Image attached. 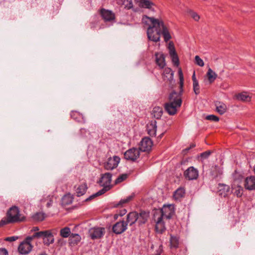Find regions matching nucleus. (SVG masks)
I'll list each match as a JSON object with an SVG mask.
<instances>
[{
    "label": "nucleus",
    "mask_w": 255,
    "mask_h": 255,
    "mask_svg": "<svg viewBox=\"0 0 255 255\" xmlns=\"http://www.w3.org/2000/svg\"><path fill=\"white\" fill-rule=\"evenodd\" d=\"M216 111L221 115H223L227 111V108L224 103L216 101L215 102Z\"/></svg>",
    "instance_id": "27"
},
{
    "label": "nucleus",
    "mask_w": 255,
    "mask_h": 255,
    "mask_svg": "<svg viewBox=\"0 0 255 255\" xmlns=\"http://www.w3.org/2000/svg\"><path fill=\"white\" fill-rule=\"evenodd\" d=\"M46 232L43 238V242L45 245L48 246L54 243V238L51 231L46 230Z\"/></svg>",
    "instance_id": "24"
},
{
    "label": "nucleus",
    "mask_w": 255,
    "mask_h": 255,
    "mask_svg": "<svg viewBox=\"0 0 255 255\" xmlns=\"http://www.w3.org/2000/svg\"><path fill=\"white\" fill-rule=\"evenodd\" d=\"M168 48L169 49V55L171 58L172 63L174 65L178 66L179 64L178 56L176 52L174 44L172 42H169Z\"/></svg>",
    "instance_id": "13"
},
{
    "label": "nucleus",
    "mask_w": 255,
    "mask_h": 255,
    "mask_svg": "<svg viewBox=\"0 0 255 255\" xmlns=\"http://www.w3.org/2000/svg\"><path fill=\"white\" fill-rule=\"evenodd\" d=\"M185 193V189L183 188L180 187L174 192L173 197L175 200H179L184 197Z\"/></svg>",
    "instance_id": "31"
},
{
    "label": "nucleus",
    "mask_w": 255,
    "mask_h": 255,
    "mask_svg": "<svg viewBox=\"0 0 255 255\" xmlns=\"http://www.w3.org/2000/svg\"><path fill=\"white\" fill-rule=\"evenodd\" d=\"M163 114L162 108L159 106L153 108L151 112L152 117L156 119H159Z\"/></svg>",
    "instance_id": "29"
},
{
    "label": "nucleus",
    "mask_w": 255,
    "mask_h": 255,
    "mask_svg": "<svg viewBox=\"0 0 255 255\" xmlns=\"http://www.w3.org/2000/svg\"><path fill=\"white\" fill-rule=\"evenodd\" d=\"M127 212V211L126 209H124L122 211H121V213L120 214V215L122 216H123L124 215H125L126 214V213Z\"/></svg>",
    "instance_id": "55"
},
{
    "label": "nucleus",
    "mask_w": 255,
    "mask_h": 255,
    "mask_svg": "<svg viewBox=\"0 0 255 255\" xmlns=\"http://www.w3.org/2000/svg\"><path fill=\"white\" fill-rule=\"evenodd\" d=\"M195 63L199 66L203 67L204 65V61L201 59L200 57L196 55L195 57Z\"/></svg>",
    "instance_id": "46"
},
{
    "label": "nucleus",
    "mask_w": 255,
    "mask_h": 255,
    "mask_svg": "<svg viewBox=\"0 0 255 255\" xmlns=\"http://www.w3.org/2000/svg\"><path fill=\"white\" fill-rule=\"evenodd\" d=\"M179 244V238L176 236L170 235V246L171 249H177Z\"/></svg>",
    "instance_id": "30"
},
{
    "label": "nucleus",
    "mask_w": 255,
    "mask_h": 255,
    "mask_svg": "<svg viewBox=\"0 0 255 255\" xmlns=\"http://www.w3.org/2000/svg\"><path fill=\"white\" fill-rule=\"evenodd\" d=\"M75 188H76L75 191L77 196L80 197L83 196L86 193L88 189V186L86 182H83L79 185L77 187L75 186Z\"/></svg>",
    "instance_id": "25"
},
{
    "label": "nucleus",
    "mask_w": 255,
    "mask_h": 255,
    "mask_svg": "<svg viewBox=\"0 0 255 255\" xmlns=\"http://www.w3.org/2000/svg\"><path fill=\"white\" fill-rule=\"evenodd\" d=\"M174 207L173 205H164L162 209L156 210L153 215V219H156L157 216L163 217L166 219H170L174 214Z\"/></svg>",
    "instance_id": "3"
},
{
    "label": "nucleus",
    "mask_w": 255,
    "mask_h": 255,
    "mask_svg": "<svg viewBox=\"0 0 255 255\" xmlns=\"http://www.w3.org/2000/svg\"><path fill=\"white\" fill-rule=\"evenodd\" d=\"M104 193H102V192H101V190H99L98 192H97V193L91 195L90 197H89L88 198H87L86 200H85V201H90L91 200H92V199H93L94 198L97 197V196H100V195H101L102 194H103Z\"/></svg>",
    "instance_id": "48"
},
{
    "label": "nucleus",
    "mask_w": 255,
    "mask_h": 255,
    "mask_svg": "<svg viewBox=\"0 0 255 255\" xmlns=\"http://www.w3.org/2000/svg\"><path fill=\"white\" fill-rule=\"evenodd\" d=\"M101 14L105 21H111L115 19V13L110 10L103 8L101 10Z\"/></svg>",
    "instance_id": "17"
},
{
    "label": "nucleus",
    "mask_w": 255,
    "mask_h": 255,
    "mask_svg": "<svg viewBox=\"0 0 255 255\" xmlns=\"http://www.w3.org/2000/svg\"><path fill=\"white\" fill-rule=\"evenodd\" d=\"M140 156V150L139 148L132 147L127 150L124 153V158L131 162H135Z\"/></svg>",
    "instance_id": "6"
},
{
    "label": "nucleus",
    "mask_w": 255,
    "mask_h": 255,
    "mask_svg": "<svg viewBox=\"0 0 255 255\" xmlns=\"http://www.w3.org/2000/svg\"><path fill=\"white\" fill-rule=\"evenodd\" d=\"M126 0H116V3L120 6L123 5L125 3Z\"/></svg>",
    "instance_id": "51"
},
{
    "label": "nucleus",
    "mask_w": 255,
    "mask_h": 255,
    "mask_svg": "<svg viewBox=\"0 0 255 255\" xmlns=\"http://www.w3.org/2000/svg\"><path fill=\"white\" fill-rule=\"evenodd\" d=\"M142 22L148 26L147 29V36L149 40L155 42L159 41L161 34L165 42L168 41L171 38L169 29L162 19L144 15L142 18Z\"/></svg>",
    "instance_id": "1"
},
{
    "label": "nucleus",
    "mask_w": 255,
    "mask_h": 255,
    "mask_svg": "<svg viewBox=\"0 0 255 255\" xmlns=\"http://www.w3.org/2000/svg\"><path fill=\"white\" fill-rule=\"evenodd\" d=\"M155 56L156 64L160 69L164 68L166 65L164 54L162 52H157L155 54Z\"/></svg>",
    "instance_id": "20"
},
{
    "label": "nucleus",
    "mask_w": 255,
    "mask_h": 255,
    "mask_svg": "<svg viewBox=\"0 0 255 255\" xmlns=\"http://www.w3.org/2000/svg\"><path fill=\"white\" fill-rule=\"evenodd\" d=\"M123 5H124V8L126 9H132L134 11H136L135 9H133V5L132 0H126L125 3Z\"/></svg>",
    "instance_id": "39"
},
{
    "label": "nucleus",
    "mask_w": 255,
    "mask_h": 255,
    "mask_svg": "<svg viewBox=\"0 0 255 255\" xmlns=\"http://www.w3.org/2000/svg\"><path fill=\"white\" fill-rule=\"evenodd\" d=\"M205 119L207 120L214 122H218L219 121V117L214 115H208L206 117Z\"/></svg>",
    "instance_id": "44"
},
{
    "label": "nucleus",
    "mask_w": 255,
    "mask_h": 255,
    "mask_svg": "<svg viewBox=\"0 0 255 255\" xmlns=\"http://www.w3.org/2000/svg\"><path fill=\"white\" fill-rule=\"evenodd\" d=\"M51 204H52V202H51V201H50V202H49L47 203L46 206L47 207H49L50 206H51Z\"/></svg>",
    "instance_id": "56"
},
{
    "label": "nucleus",
    "mask_w": 255,
    "mask_h": 255,
    "mask_svg": "<svg viewBox=\"0 0 255 255\" xmlns=\"http://www.w3.org/2000/svg\"><path fill=\"white\" fill-rule=\"evenodd\" d=\"M237 99L242 101L250 102L251 100V97L247 93L242 92L237 95Z\"/></svg>",
    "instance_id": "35"
},
{
    "label": "nucleus",
    "mask_w": 255,
    "mask_h": 255,
    "mask_svg": "<svg viewBox=\"0 0 255 255\" xmlns=\"http://www.w3.org/2000/svg\"><path fill=\"white\" fill-rule=\"evenodd\" d=\"M46 216L44 213L38 212L32 216L33 220L37 221H42L45 218Z\"/></svg>",
    "instance_id": "37"
},
{
    "label": "nucleus",
    "mask_w": 255,
    "mask_h": 255,
    "mask_svg": "<svg viewBox=\"0 0 255 255\" xmlns=\"http://www.w3.org/2000/svg\"><path fill=\"white\" fill-rule=\"evenodd\" d=\"M24 219L25 217L20 214L18 207L13 206L7 211L6 219H2L0 222V226L8 223L21 222L24 221Z\"/></svg>",
    "instance_id": "2"
},
{
    "label": "nucleus",
    "mask_w": 255,
    "mask_h": 255,
    "mask_svg": "<svg viewBox=\"0 0 255 255\" xmlns=\"http://www.w3.org/2000/svg\"><path fill=\"white\" fill-rule=\"evenodd\" d=\"M105 233V228L101 227H94L89 230V234L93 240L100 239Z\"/></svg>",
    "instance_id": "9"
},
{
    "label": "nucleus",
    "mask_w": 255,
    "mask_h": 255,
    "mask_svg": "<svg viewBox=\"0 0 255 255\" xmlns=\"http://www.w3.org/2000/svg\"><path fill=\"white\" fill-rule=\"evenodd\" d=\"M184 176L188 180H195L198 177L199 172L193 166H190L184 171Z\"/></svg>",
    "instance_id": "10"
},
{
    "label": "nucleus",
    "mask_w": 255,
    "mask_h": 255,
    "mask_svg": "<svg viewBox=\"0 0 255 255\" xmlns=\"http://www.w3.org/2000/svg\"><path fill=\"white\" fill-rule=\"evenodd\" d=\"M31 241L32 238L28 236L20 243L18 247V251L20 254L25 255L30 253L33 248Z\"/></svg>",
    "instance_id": "4"
},
{
    "label": "nucleus",
    "mask_w": 255,
    "mask_h": 255,
    "mask_svg": "<svg viewBox=\"0 0 255 255\" xmlns=\"http://www.w3.org/2000/svg\"><path fill=\"white\" fill-rule=\"evenodd\" d=\"M179 76V88L182 89L183 88L184 84V78L182 71L180 69L178 71Z\"/></svg>",
    "instance_id": "42"
},
{
    "label": "nucleus",
    "mask_w": 255,
    "mask_h": 255,
    "mask_svg": "<svg viewBox=\"0 0 255 255\" xmlns=\"http://www.w3.org/2000/svg\"><path fill=\"white\" fill-rule=\"evenodd\" d=\"M243 189L241 187H238L235 189L234 194L238 197H241L243 195Z\"/></svg>",
    "instance_id": "47"
},
{
    "label": "nucleus",
    "mask_w": 255,
    "mask_h": 255,
    "mask_svg": "<svg viewBox=\"0 0 255 255\" xmlns=\"http://www.w3.org/2000/svg\"><path fill=\"white\" fill-rule=\"evenodd\" d=\"M127 223L124 221H121L113 225L112 230L116 234H121L127 229Z\"/></svg>",
    "instance_id": "14"
},
{
    "label": "nucleus",
    "mask_w": 255,
    "mask_h": 255,
    "mask_svg": "<svg viewBox=\"0 0 255 255\" xmlns=\"http://www.w3.org/2000/svg\"><path fill=\"white\" fill-rule=\"evenodd\" d=\"M128 176V174L126 173L121 174L115 180V184H119L122 182L127 178Z\"/></svg>",
    "instance_id": "41"
},
{
    "label": "nucleus",
    "mask_w": 255,
    "mask_h": 255,
    "mask_svg": "<svg viewBox=\"0 0 255 255\" xmlns=\"http://www.w3.org/2000/svg\"><path fill=\"white\" fill-rule=\"evenodd\" d=\"M150 213L149 211L143 210L140 211L139 213H137V223L139 226L145 224L149 218Z\"/></svg>",
    "instance_id": "15"
},
{
    "label": "nucleus",
    "mask_w": 255,
    "mask_h": 255,
    "mask_svg": "<svg viewBox=\"0 0 255 255\" xmlns=\"http://www.w3.org/2000/svg\"><path fill=\"white\" fill-rule=\"evenodd\" d=\"M156 222L155 231L159 234L163 233L166 230L164 222L161 217L157 216L156 219H154Z\"/></svg>",
    "instance_id": "16"
},
{
    "label": "nucleus",
    "mask_w": 255,
    "mask_h": 255,
    "mask_svg": "<svg viewBox=\"0 0 255 255\" xmlns=\"http://www.w3.org/2000/svg\"><path fill=\"white\" fill-rule=\"evenodd\" d=\"M137 212H131L127 215L126 222L127 223V225L129 224V226H132L137 222Z\"/></svg>",
    "instance_id": "26"
},
{
    "label": "nucleus",
    "mask_w": 255,
    "mask_h": 255,
    "mask_svg": "<svg viewBox=\"0 0 255 255\" xmlns=\"http://www.w3.org/2000/svg\"><path fill=\"white\" fill-rule=\"evenodd\" d=\"M173 72L171 68H165L162 74V78L164 81H167L171 83L173 80Z\"/></svg>",
    "instance_id": "21"
},
{
    "label": "nucleus",
    "mask_w": 255,
    "mask_h": 255,
    "mask_svg": "<svg viewBox=\"0 0 255 255\" xmlns=\"http://www.w3.org/2000/svg\"><path fill=\"white\" fill-rule=\"evenodd\" d=\"M152 141L149 137H145L143 138L140 142L139 149L143 152L149 151L152 146Z\"/></svg>",
    "instance_id": "12"
},
{
    "label": "nucleus",
    "mask_w": 255,
    "mask_h": 255,
    "mask_svg": "<svg viewBox=\"0 0 255 255\" xmlns=\"http://www.w3.org/2000/svg\"><path fill=\"white\" fill-rule=\"evenodd\" d=\"M165 109L167 113L170 115H174L177 113V108L181 106H176L175 104L171 103H167L165 104Z\"/></svg>",
    "instance_id": "23"
},
{
    "label": "nucleus",
    "mask_w": 255,
    "mask_h": 255,
    "mask_svg": "<svg viewBox=\"0 0 255 255\" xmlns=\"http://www.w3.org/2000/svg\"><path fill=\"white\" fill-rule=\"evenodd\" d=\"M39 255H47L45 253H42L39 254Z\"/></svg>",
    "instance_id": "58"
},
{
    "label": "nucleus",
    "mask_w": 255,
    "mask_h": 255,
    "mask_svg": "<svg viewBox=\"0 0 255 255\" xmlns=\"http://www.w3.org/2000/svg\"><path fill=\"white\" fill-rule=\"evenodd\" d=\"M139 7L155 11V4L151 0H134Z\"/></svg>",
    "instance_id": "11"
},
{
    "label": "nucleus",
    "mask_w": 255,
    "mask_h": 255,
    "mask_svg": "<svg viewBox=\"0 0 255 255\" xmlns=\"http://www.w3.org/2000/svg\"><path fill=\"white\" fill-rule=\"evenodd\" d=\"M193 90L195 94L197 95L200 93V87L198 82H195L193 83Z\"/></svg>",
    "instance_id": "45"
},
{
    "label": "nucleus",
    "mask_w": 255,
    "mask_h": 255,
    "mask_svg": "<svg viewBox=\"0 0 255 255\" xmlns=\"http://www.w3.org/2000/svg\"><path fill=\"white\" fill-rule=\"evenodd\" d=\"M189 15L195 20L198 21L200 19L199 15L195 11L190 10L188 11Z\"/></svg>",
    "instance_id": "43"
},
{
    "label": "nucleus",
    "mask_w": 255,
    "mask_h": 255,
    "mask_svg": "<svg viewBox=\"0 0 255 255\" xmlns=\"http://www.w3.org/2000/svg\"><path fill=\"white\" fill-rule=\"evenodd\" d=\"M0 255H8V251L5 248H0Z\"/></svg>",
    "instance_id": "50"
},
{
    "label": "nucleus",
    "mask_w": 255,
    "mask_h": 255,
    "mask_svg": "<svg viewBox=\"0 0 255 255\" xmlns=\"http://www.w3.org/2000/svg\"><path fill=\"white\" fill-rule=\"evenodd\" d=\"M16 238L15 237H10L6 238L5 240L7 241L12 242V241H15Z\"/></svg>",
    "instance_id": "53"
},
{
    "label": "nucleus",
    "mask_w": 255,
    "mask_h": 255,
    "mask_svg": "<svg viewBox=\"0 0 255 255\" xmlns=\"http://www.w3.org/2000/svg\"><path fill=\"white\" fill-rule=\"evenodd\" d=\"M46 230L44 231H40L38 232L35 233L32 236H28L29 237H31L32 238V241L35 238H41L42 237V239L43 238L44 236H45V234H46Z\"/></svg>",
    "instance_id": "40"
},
{
    "label": "nucleus",
    "mask_w": 255,
    "mask_h": 255,
    "mask_svg": "<svg viewBox=\"0 0 255 255\" xmlns=\"http://www.w3.org/2000/svg\"><path fill=\"white\" fill-rule=\"evenodd\" d=\"M218 193L220 195L224 197H226L230 192V188L228 185L219 183L218 185Z\"/></svg>",
    "instance_id": "22"
},
{
    "label": "nucleus",
    "mask_w": 255,
    "mask_h": 255,
    "mask_svg": "<svg viewBox=\"0 0 255 255\" xmlns=\"http://www.w3.org/2000/svg\"><path fill=\"white\" fill-rule=\"evenodd\" d=\"M211 153V152L210 151H206L201 153L200 154V157L203 159H207L210 156Z\"/></svg>",
    "instance_id": "49"
},
{
    "label": "nucleus",
    "mask_w": 255,
    "mask_h": 255,
    "mask_svg": "<svg viewBox=\"0 0 255 255\" xmlns=\"http://www.w3.org/2000/svg\"><path fill=\"white\" fill-rule=\"evenodd\" d=\"M71 234V230L69 227H65L60 230V235L63 238H68Z\"/></svg>",
    "instance_id": "36"
},
{
    "label": "nucleus",
    "mask_w": 255,
    "mask_h": 255,
    "mask_svg": "<svg viewBox=\"0 0 255 255\" xmlns=\"http://www.w3.org/2000/svg\"><path fill=\"white\" fill-rule=\"evenodd\" d=\"M33 230L34 231H37V230H38V228L36 227H34L33 228Z\"/></svg>",
    "instance_id": "57"
},
{
    "label": "nucleus",
    "mask_w": 255,
    "mask_h": 255,
    "mask_svg": "<svg viewBox=\"0 0 255 255\" xmlns=\"http://www.w3.org/2000/svg\"><path fill=\"white\" fill-rule=\"evenodd\" d=\"M120 158L118 156L116 155L109 158L107 161L104 164L105 169L111 170L116 168L120 163Z\"/></svg>",
    "instance_id": "8"
},
{
    "label": "nucleus",
    "mask_w": 255,
    "mask_h": 255,
    "mask_svg": "<svg viewBox=\"0 0 255 255\" xmlns=\"http://www.w3.org/2000/svg\"><path fill=\"white\" fill-rule=\"evenodd\" d=\"M112 174L110 173H106L102 175L99 180V183L103 188L101 190L102 193H105L111 188Z\"/></svg>",
    "instance_id": "5"
},
{
    "label": "nucleus",
    "mask_w": 255,
    "mask_h": 255,
    "mask_svg": "<svg viewBox=\"0 0 255 255\" xmlns=\"http://www.w3.org/2000/svg\"><path fill=\"white\" fill-rule=\"evenodd\" d=\"M71 117L78 122L85 123L86 119L83 115L77 111H72L71 113Z\"/></svg>",
    "instance_id": "28"
},
{
    "label": "nucleus",
    "mask_w": 255,
    "mask_h": 255,
    "mask_svg": "<svg viewBox=\"0 0 255 255\" xmlns=\"http://www.w3.org/2000/svg\"><path fill=\"white\" fill-rule=\"evenodd\" d=\"M157 123L155 120L150 121L146 125V130L150 136H155L157 130Z\"/></svg>",
    "instance_id": "18"
},
{
    "label": "nucleus",
    "mask_w": 255,
    "mask_h": 255,
    "mask_svg": "<svg viewBox=\"0 0 255 255\" xmlns=\"http://www.w3.org/2000/svg\"><path fill=\"white\" fill-rule=\"evenodd\" d=\"M192 80H193V83H195V82H198V81L196 78L195 72H194V73L192 75Z\"/></svg>",
    "instance_id": "54"
},
{
    "label": "nucleus",
    "mask_w": 255,
    "mask_h": 255,
    "mask_svg": "<svg viewBox=\"0 0 255 255\" xmlns=\"http://www.w3.org/2000/svg\"><path fill=\"white\" fill-rule=\"evenodd\" d=\"M73 200V198L71 194H66L62 198V204L64 206L68 205L72 203Z\"/></svg>",
    "instance_id": "32"
},
{
    "label": "nucleus",
    "mask_w": 255,
    "mask_h": 255,
    "mask_svg": "<svg viewBox=\"0 0 255 255\" xmlns=\"http://www.w3.org/2000/svg\"><path fill=\"white\" fill-rule=\"evenodd\" d=\"M134 194H132L128 197H127L126 198L121 199L120 201V202H119V203L117 204L116 207H117L119 205H123L124 204L128 203L129 201H130L131 200H132V199L134 197Z\"/></svg>",
    "instance_id": "38"
},
{
    "label": "nucleus",
    "mask_w": 255,
    "mask_h": 255,
    "mask_svg": "<svg viewBox=\"0 0 255 255\" xmlns=\"http://www.w3.org/2000/svg\"><path fill=\"white\" fill-rule=\"evenodd\" d=\"M245 188L248 190H255V176L247 177L245 180Z\"/></svg>",
    "instance_id": "19"
},
{
    "label": "nucleus",
    "mask_w": 255,
    "mask_h": 255,
    "mask_svg": "<svg viewBox=\"0 0 255 255\" xmlns=\"http://www.w3.org/2000/svg\"><path fill=\"white\" fill-rule=\"evenodd\" d=\"M183 92V88H180V91L178 93L173 91L169 96V102L175 104L176 106H181L182 102V95Z\"/></svg>",
    "instance_id": "7"
},
{
    "label": "nucleus",
    "mask_w": 255,
    "mask_h": 255,
    "mask_svg": "<svg viewBox=\"0 0 255 255\" xmlns=\"http://www.w3.org/2000/svg\"><path fill=\"white\" fill-rule=\"evenodd\" d=\"M195 146H196L195 144H194V143H192V144L190 145V147H188V148H185V149H184V150H183V152H184V153H185V152L188 151V150H189L191 148H193V147H195Z\"/></svg>",
    "instance_id": "52"
},
{
    "label": "nucleus",
    "mask_w": 255,
    "mask_h": 255,
    "mask_svg": "<svg viewBox=\"0 0 255 255\" xmlns=\"http://www.w3.org/2000/svg\"><path fill=\"white\" fill-rule=\"evenodd\" d=\"M80 240L81 237L77 234H72L69 238V243L73 245H77Z\"/></svg>",
    "instance_id": "34"
},
{
    "label": "nucleus",
    "mask_w": 255,
    "mask_h": 255,
    "mask_svg": "<svg viewBox=\"0 0 255 255\" xmlns=\"http://www.w3.org/2000/svg\"><path fill=\"white\" fill-rule=\"evenodd\" d=\"M206 75L210 83H212L217 77V74L211 68H209Z\"/></svg>",
    "instance_id": "33"
}]
</instances>
